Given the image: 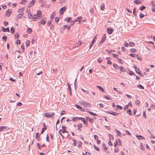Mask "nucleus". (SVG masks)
I'll use <instances>...</instances> for the list:
<instances>
[{"label": "nucleus", "mask_w": 155, "mask_h": 155, "mask_svg": "<svg viewBox=\"0 0 155 155\" xmlns=\"http://www.w3.org/2000/svg\"><path fill=\"white\" fill-rule=\"evenodd\" d=\"M39 133H37L36 134V138L38 140H39Z\"/></svg>", "instance_id": "29"}, {"label": "nucleus", "mask_w": 155, "mask_h": 155, "mask_svg": "<svg viewBox=\"0 0 155 155\" xmlns=\"http://www.w3.org/2000/svg\"><path fill=\"white\" fill-rule=\"evenodd\" d=\"M129 74L131 75H134V72H132V71H130V72H129Z\"/></svg>", "instance_id": "58"}, {"label": "nucleus", "mask_w": 155, "mask_h": 155, "mask_svg": "<svg viewBox=\"0 0 155 155\" xmlns=\"http://www.w3.org/2000/svg\"><path fill=\"white\" fill-rule=\"evenodd\" d=\"M37 147L38 148V149L40 150H41V147L40 146V144H39V143H38L37 144Z\"/></svg>", "instance_id": "53"}, {"label": "nucleus", "mask_w": 155, "mask_h": 155, "mask_svg": "<svg viewBox=\"0 0 155 155\" xmlns=\"http://www.w3.org/2000/svg\"><path fill=\"white\" fill-rule=\"evenodd\" d=\"M2 31L4 32H6L8 31V32H9V30L8 28H3Z\"/></svg>", "instance_id": "17"}, {"label": "nucleus", "mask_w": 155, "mask_h": 155, "mask_svg": "<svg viewBox=\"0 0 155 155\" xmlns=\"http://www.w3.org/2000/svg\"><path fill=\"white\" fill-rule=\"evenodd\" d=\"M86 119L87 120H89L91 123H93V120L91 119L90 117H86Z\"/></svg>", "instance_id": "19"}, {"label": "nucleus", "mask_w": 155, "mask_h": 155, "mask_svg": "<svg viewBox=\"0 0 155 155\" xmlns=\"http://www.w3.org/2000/svg\"><path fill=\"white\" fill-rule=\"evenodd\" d=\"M24 8H19L18 11V12L19 13H21L23 12L24 11Z\"/></svg>", "instance_id": "16"}, {"label": "nucleus", "mask_w": 155, "mask_h": 155, "mask_svg": "<svg viewBox=\"0 0 155 155\" xmlns=\"http://www.w3.org/2000/svg\"><path fill=\"white\" fill-rule=\"evenodd\" d=\"M35 1L34 0H32L31 2L29 3V5H28L29 7H31L33 5L35 4Z\"/></svg>", "instance_id": "13"}, {"label": "nucleus", "mask_w": 155, "mask_h": 155, "mask_svg": "<svg viewBox=\"0 0 155 155\" xmlns=\"http://www.w3.org/2000/svg\"><path fill=\"white\" fill-rule=\"evenodd\" d=\"M116 107L120 110H122L123 109L122 107L119 105H117Z\"/></svg>", "instance_id": "47"}, {"label": "nucleus", "mask_w": 155, "mask_h": 155, "mask_svg": "<svg viewBox=\"0 0 155 155\" xmlns=\"http://www.w3.org/2000/svg\"><path fill=\"white\" fill-rule=\"evenodd\" d=\"M146 8V7L143 6H141V7H140V10L141 11H142L144 9H145Z\"/></svg>", "instance_id": "46"}, {"label": "nucleus", "mask_w": 155, "mask_h": 155, "mask_svg": "<svg viewBox=\"0 0 155 155\" xmlns=\"http://www.w3.org/2000/svg\"><path fill=\"white\" fill-rule=\"evenodd\" d=\"M136 136L137 137V138L139 140H142L144 138V137H143L141 136Z\"/></svg>", "instance_id": "31"}, {"label": "nucleus", "mask_w": 155, "mask_h": 155, "mask_svg": "<svg viewBox=\"0 0 155 155\" xmlns=\"http://www.w3.org/2000/svg\"><path fill=\"white\" fill-rule=\"evenodd\" d=\"M107 113L108 114H110L113 115H114V116H117L119 114V113H116V112H110L107 111Z\"/></svg>", "instance_id": "11"}, {"label": "nucleus", "mask_w": 155, "mask_h": 155, "mask_svg": "<svg viewBox=\"0 0 155 155\" xmlns=\"http://www.w3.org/2000/svg\"><path fill=\"white\" fill-rule=\"evenodd\" d=\"M8 128L7 127L1 126L0 127V132L8 130Z\"/></svg>", "instance_id": "4"}, {"label": "nucleus", "mask_w": 155, "mask_h": 155, "mask_svg": "<svg viewBox=\"0 0 155 155\" xmlns=\"http://www.w3.org/2000/svg\"><path fill=\"white\" fill-rule=\"evenodd\" d=\"M77 118H78V120L80 119L82 121H83V123H84V124H87V123L86 121L84 118H82V117H80V118L77 117Z\"/></svg>", "instance_id": "9"}, {"label": "nucleus", "mask_w": 155, "mask_h": 155, "mask_svg": "<svg viewBox=\"0 0 155 155\" xmlns=\"http://www.w3.org/2000/svg\"><path fill=\"white\" fill-rule=\"evenodd\" d=\"M15 29L13 27H12L11 28V33H13L15 32Z\"/></svg>", "instance_id": "37"}, {"label": "nucleus", "mask_w": 155, "mask_h": 155, "mask_svg": "<svg viewBox=\"0 0 155 155\" xmlns=\"http://www.w3.org/2000/svg\"><path fill=\"white\" fill-rule=\"evenodd\" d=\"M76 21H77V20H75L72 21H71V24H70V25L71 26H73L74 25V24L75 23Z\"/></svg>", "instance_id": "27"}, {"label": "nucleus", "mask_w": 155, "mask_h": 155, "mask_svg": "<svg viewBox=\"0 0 155 155\" xmlns=\"http://www.w3.org/2000/svg\"><path fill=\"white\" fill-rule=\"evenodd\" d=\"M134 68L135 69L136 72L138 74H140V71H139L140 69H137V67L136 66L134 67Z\"/></svg>", "instance_id": "20"}, {"label": "nucleus", "mask_w": 155, "mask_h": 155, "mask_svg": "<svg viewBox=\"0 0 155 155\" xmlns=\"http://www.w3.org/2000/svg\"><path fill=\"white\" fill-rule=\"evenodd\" d=\"M78 147H80L82 145V143L81 142H78Z\"/></svg>", "instance_id": "52"}, {"label": "nucleus", "mask_w": 155, "mask_h": 155, "mask_svg": "<svg viewBox=\"0 0 155 155\" xmlns=\"http://www.w3.org/2000/svg\"><path fill=\"white\" fill-rule=\"evenodd\" d=\"M133 14L135 16L136 15V8H134V9Z\"/></svg>", "instance_id": "51"}, {"label": "nucleus", "mask_w": 155, "mask_h": 155, "mask_svg": "<svg viewBox=\"0 0 155 155\" xmlns=\"http://www.w3.org/2000/svg\"><path fill=\"white\" fill-rule=\"evenodd\" d=\"M116 132L117 133V135L120 137H121L122 134L120 133V131H119L117 129H115Z\"/></svg>", "instance_id": "14"}, {"label": "nucleus", "mask_w": 155, "mask_h": 155, "mask_svg": "<svg viewBox=\"0 0 155 155\" xmlns=\"http://www.w3.org/2000/svg\"><path fill=\"white\" fill-rule=\"evenodd\" d=\"M75 106L76 107H77L78 109L79 110H81L82 109V108L81 107H80L77 104H75Z\"/></svg>", "instance_id": "33"}, {"label": "nucleus", "mask_w": 155, "mask_h": 155, "mask_svg": "<svg viewBox=\"0 0 155 155\" xmlns=\"http://www.w3.org/2000/svg\"><path fill=\"white\" fill-rule=\"evenodd\" d=\"M66 8L65 6H64L61 8L60 10V14L61 15H62L63 12L66 10Z\"/></svg>", "instance_id": "6"}, {"label": "nucleus", "mask_w": 155, "mask_h": 155, "mask_svg": "<svg viewBox=\"0 0 155 155\" xmlns=\"http://www.w3.org/2000/svg\"><path fill=\"white\" fill-rule=\"evenodd\" d=\"M55 16V13L54 12L53 14L51 15L50 18L51 19H53Z\"/></svg>", "instance_id": "18"}, {"label": "nucleus", "mask_w": 155, "mask_h": 155, "mask_svg": "<svg viewBox=\"0 0 155 155\" xmlns=\"http://www.w3.org/2000/svg\"><path fill=\"white\" fill-rule=\"evenodd\" d=\"M42 124H44V127L42 129V130L41 132V134H42L45 131V130L47 129V127L45 125V124L44 123H43Z\"/></svg>", "instance_id": "10"}, {"label": "nucleus", "mask_w": 155, "mask_h": 155, "mask_svg": "<svg viewBox=\"0 0 155 155\" xmlns=\"http://www.w3.org/2000/svg\"><path fill=\"white\" fill-rule=\"evenodd\" d=\"M63 28L64 29L67 28V30H69L70 29V27L69 25H65L63 26Z\"/></svg>", "instance_id": "15"}, {"label": "nucleus", "mask_w": 155, "mask_h": 155, "mask_svg": "<svg viewBox=\"0 0 155 155\" xmlns=\"http://www.w3.org/2000/svg\"><path fill=\"white\" fill-rule=\"evenodd\" d=\"M81 89L83 91L84 93H85L86 94H87L89 93L88 92V91L87 89H84L82 88H81Z\"/></svg>", "instance_id": "24"}, {"label": "nucleus", "mask_w": 155, "mask_h": 155, "mask_svg": "<svg viewBox=\"0 0 155 155\" xmlns=\"http://www.w3.org/2000/svg\"><path fill=\"white\" fill-rule=\"evenodd\" d=\"M27 33L30 34L32 30L30 28H28L27 30Z\"/></svg>", "instance_id": "36"}, {"label": "nucleus", "mask_w": 155, "mask_h": 155, "mask_svg": "<svg viewBox=\"0 0 155 155\" xmlns=\"http://www.w3.org/2000/svg\"><path fill=\"white\" fill-rule=\"evenodd\" d=\"M19 35L18 34H17V33H16V34H15V39H17L19 38Z\"/></svg>", "instance_id": "40"}, {"label": "nucleus", "mask_w": 155, "mask_h": 155, "mask_svg": "<svg viewBox=\"0 0 155 155\" xmlns=\"http://www.w3.org/2000/svg\"><path fill=\"white\" fill-rule=\"evenodd\" d=\"M30 43V41L29 40H27L26 41V45L27 46H28Z\"/></svg>", "instance_id": "49"}, {"label": "nucleus", "mask_w": 155, "mask_h": 155, "mask_svg": "<svg viewBox=\"0 0 155 155\" xmlns=\"http://www.w3.org/2000/svg\"><path fill=\"white\" fill-rule=\"evenodd\" d=\"M97 88H98L100 90L102 91V92L104 91V89L101 87V86H97Z\"/></svg>", "instance_id": "26"}, {"label": "nucleus", "mask_w": 155, "mask_h": 155, "mask_svg": "<svg viewBox=\"0 0 155 155\" xmlns=\"http://www.w3.org/2000/svg\"><path fill=\"white\" fill-rule=\"evenodd\" d=\"M129 55H130V56H131V57H133L134 58H135L136 57L135 55V54H130Z\"/></svg>", "instance_id": "63"}, {"label": "nucleus", "mask_w": 155, "mask_h": 155, "mask_svg": "<svg viewBox=\"0 0 155 155\" xmlns=\"http://www.w3.org/2000/svg\"><path fill=\"white\" fill-rule=\"evenodd\" d=\"M127 113H128L130 115H132V114L131 113V110L129 109L127 111Z\"/></svg>", "instance_id": "32"}, {"label": "nucleus", "mask_w": 155, "mask_h": 155, "mask_svg": "<svg viewBox=\"0 0 155 155\" xmlns=\"http://www.w3.org/2000/svg\"><path fill=\"white\" fill-rule=\"evenodd\" d=\"M59 20V17H56L55 19V21L56 22V23H58Z\"/></svg>", "instance_id": "41"}, {"label": "nucleus", "mask_w": 155, "mask_h": 155, "mask_svg": "<svg viewBox=\"0 0 155 155\" xmlns=\"http://www.w3.org/2000/svg\"><path fill=\"white\" fill-rule=\"evenodd\" d=\"M124 45L125 47H127L128 45V44L127 43L125 42L124 43Z\"/></svg>", "instance_id": "64"}, {"label": "nucleus", "mask_w": 155, "mask_h": 155, "mask_svg": "<svg viewBox=\"0 0 155 155\" xmlns=\"http://www.w3.org/2000/svg\"><path fill=\"white\" fill-rule=\"evenodd\" d=\"M104 7H105V5L104 3H103V4H102V5H101V10L102 11L104 10Z\"/></svg>", "instance_id": "28"}, {"label": "nucleus", "mask_w": 155, "mask_h": 155, "mask_svg": "<svg viewBox=\"0 0 155 155\" xmlns=\"http://www.w3.org/2000/svg\"><path fill=\"white\" fill-rule=\"evenodd\" d=\"M117 141V142H118V145L119 146H121L122 145V143H121V141L120 140V139L118 140Z\"/></svg>", "instance_id": "34"}, {"label": "nucleus", "mask_w": 155, "mask_h": 155, "mask_svg": "<svg viewBox=\"0 0 155 155\" xmlns=\"http://www.w3.org/2000/svg\"><path fill=\"white\" fill-rule=\"evenodd\" d=\"M143 116L144 118H146L147 117H146V114H145V111H144V112H143Z\"/></svg>", "instance_id": "61"}, {"label": "nucleus", "mask_w": 155, "mask_h": 155, "mask_svg": "<svg viewBox=\"0 0 155 155\" xmlns=\"http://www.w3.org/2000/svg\"><path fill=\"white\" fill-rule=\"evenodd\" d=\"M78 130L81 131V129H80L81 128H82V124H80L78 125Z\"/></svg>", "instance_id": "25"}, {"label": "nucleus", "mask_w": 155, "mask_h": 155, "mask_svg": "<svg viewBox=\"0 0 155 155\" xmlns=\"http://www.w3.org/2000/svg\"><path fill=\"white\" fill-rule=\"evenodd\" d=\"M118 151H119V149L117 147L116 148L114 149L115 152L116 153H117Z\"/></svg>", "instance_id": "55"}, {"label": "nucleus", "mask_w": 155, "mask_h": 155, "mask_svg": "<svg viewBox=\"0 0 155 155\" xmlns=\"http://www.w3.org/2000/svg\"><path fill=\"white\" fill-rule=\"evenodd\" d=\"M94 149L95 150H97V151H99L100 149L97 147L96 146L94 145Z\"/></svg>", "instance_id": "50"}, {"label": "nucleus", "mask_w": 155, "mask_h": 155, "mask_svg": "<svg viewBox=\"0 0 155 155\" xmlns=\"http://www.w3.org/2000/svg\"><path fill=\"white\" fill-rule=\"evenodd\" d=\"M137 87H139V88L141 89H144L143 87L141 84H140L137 85Z\"/></svg>", "instance_id": "38"}, {"label": "nucleus", "mask_w": 155, "mask_h": 155, "mask_svg": "<svg viewBox=\"0 0 155 155\" xmlns=\"http://www.w3.org/2000/svg\"><path fill=\"white\" fill-rule=\"evenodd\" d=\"M82 17H79L77 18V19H76L77 20V21H78L80 23H81V20L82 19Z\"/></svg>", "instance_id": "21"}, {"label": "nucleus", "mask_w": 155, "mask_h": 155, "mask_svg": "<svg viewBox=\"0 0 155 155\" xmlns=\"http://www.w3.org/2000/svg\"><path fill=\"white\" fill-rule=\"evenodd\" d=\"M12 12V10L11 9H8L6 12V15L7 16L9 17Z\"/></svg>", "instance_id": "7"}, {"label": "nucleus", "mask_w": 155, "mask_h": 155, "mask_svg": "<svg viewBox=\"0 0 155 155\" xmlns=\"http://www.w3.org/2000/svg\"><path fill=\"white\" fill-rule=\"evenodd\" d=\"M134 2L135 3V4L137 5L138 4H139L141 3V2L140 1H139L138 0H136V1H134Z\"/></svg>", "instance_id": "22"}, {"label": "nucleus", "mask_w": 155, "mask_h": 155, "mask_svg": "<svg viewBox=\"0 0 155 155\" xmlns=\"http://www.w3.org/2000/svg\"><path fill=\"white\" fill-rule=\"evenodd\" d=\"M27 2V1L26 0H23L21 1V4H23V5H25V3Z\"/></svg>", "instance_id": "44"}, {"label": "nucleus", "mask_w": 155, "mask_h": 155, "mask_svg": "<svg viewBox=\"0 0 155 155\" xmlns=\"http://www.w3.org/2000/svg\"><path fill=\"white\" fill-rule=\"evenodd\" d=\"M2 39L4 41H6L7 40V36H3L2 37Z\"/></svg>", "instance_id": "45"}, {"label": "nucleus", "mask_w": 155, "mask_h": 155, "mask_svg": "<svg viewBox=\"0 0 155 155\" xmlns=\"http://www.w3.org/2000/svg\"><path fill=\"white\" fill-rule=\"evenodd\" d=\"M65 2V1L64 0H60L59 1V3L60 4H62L63 3H64Z\"/></svg>", "instance_id": "57"}, {"label": "nucleus", "mask_w": 155, "mask_h": 155, "mask_svg": "<svg viewBox=\"0 0 155 155\" xmlns=\"http://www.w3.org/2000/svg\"><path fill=\"white\" fill-rule=\"evenodd\" d=\"M120 71L123 72H124L125 71V69L123 67H121L120 68Z\"/></svg>", "instance_id": "30"}, {"label": "nucleus", "mask_w": 155, "mask_h": 155, "mask_svg": "<svg viewBox=\"0 0 155 155\" xmlns=\"http://www.w3.org/2000/svg\"><path fill=\"white\" fill-rule=\"evenodd\" d=\"M114 31V29L113 28H107V32L109 34H112Z\"/></svg>", "instance_id": "8"}, {"label": "nucleus", "mask_w": 155, "mask_h": 155, "mask_svg": "<svg viewBox=\"0 0 155 155\" xmlns=\"http://www.w3.org/2000/svg\"><path fill=\"white\" fill-rule=\"evenodd\" d=\"M104 97L105 98L107 99L108 100H111V98L108 97L107 96H105Z\"/></svg>", "instance_id": "60"}, {"label": "nucleus", "mask_w": 155, "mask_h": 155, "mask_svg": "<svg viewBox=\"0 0 155 155\" xmlns=\"http://www.w3.org/2000/svg\"><path fill=\"white\" fill-rule=\"evenodd\" d=\"M150 5H152V6H155V2H152L150 4Z\"/></svg>", "instance_id": "56"}, {"label": "nucleus", "mask_w": 155, "mask_h": 155, "mask_svg": "<svg viewBox=\"0 0 155 155\" xmlns=\"http://www.w3.org/2000/svg\"><path fill=\"white\" fill-rule=\"evenodd\" d=\"M81 104L84 106V107L86 110H89L91 107L90 104L88 102H83L81 103Z\"/></svg>", "instance_id": "3"}, {"label": "nucleus", "mask_w": 155, "mask_h": 155, "mask_svg": "<svg viewBox=\"0 0 155 155\" xmlns=\"http://www.w3.org/2000/svg\"><path fill=\"white\" fill-rule=\"evenodd\" d=\"M135 103H136V104H137V105H138V104H139L140 103V102L138 100H137L136 101H135Z\"/></svg>", "instance_id": "54"}, {"label": "nucleus", "mask_w": 155, "mask_h": 155, "mask_svg": "<svg viewBox=\"0 0 155 155\" xmlns=\"http://www.w3.org/2000/svg\"><path fill=\"white\" fill-rule=\"evenodd\" d=\"M102 147L103 149L107 150V148H106V145L104 143H103L102 144Z\"/></svg>", "instance_id": "23"}, {"label": "nucleus", "mask_w": 155, "mask_h": 155, "mask_svg": "<svg viewBox=\"0 0 155 155\" xmlns=\"http://www.w3.org/2000/svg\"><path fill=\"white\" fill-rule=\"evenodd\" d=\"M140 148L141 149V150H143L144 148L143 147V144L142 143H141L140 146Z\"/></svg>", "instance_id": "42"}, {"label": "nucleus", "mask_w": 155, "mask_h": 155, "mask_svg": "<svg viewBox=\"0 0 155 155\" xmlns=\"http://www.w3.org/2000/svg\"><path fill=\"white\" fill-rule=\"evenodd\" d=\"M23 15V13H21L20 14H19L18 16H17L16 17V19H21L22 16Z\"/></svg>", "instance_id": "12"}, {"label": "nucleus", "mask_w": 155, "mask_h": 155, "mask_svg": "<svg viewBox=\"0 0 155 155\" xmlns=\"http://www.w3.org/2000/svg\"><path fill=\"white\" fill-rule=\"evenodd\" d=\"M139 16L140 18H142L144 16V15L143 13H140L139 15Z\"/></svg>", "instance_id": "48"}, {"label": "nucleus", "mask_w": 155, "mask_h": 155, "mask_svg": "<svg viewBox=\"0 0 155 155\" xmlns=\"http://www.w3.org/2000/svg\"><path fill=\"white\" fill-rule=\"evenodd\" d=\"M39 23H41V24H42L43 25H44L45 23V20H41V21L40 22H39Z\"/></svg>", "instance_id": "39"}, {"label": "nucleus", "mask_w": 155, "mask_h": 155, "mask_svg": "<svg viewBox=\"0 0 155 155\" xmlns=\"http://www.w3.org/2000/svg\"><path fill=\"white\" fill-rule=\"evenodd\" d=\"M61 131H62V132L63 133H68V132L66 130H63Z\"/></svg>", "instance_id": "62"}, {"label": "nucleus", "mask_w": 155, "mask_h": 155, "mask_svg": "<svg viewBox=\"0 0 155 155\" xmlns=\"http://www.w3.org/2000/svg\"><path fill=\"white\" fill-rule=\"evenodd\" d=\"M128 105H126L125 107H124V109L125 110H126L127 109H128Z\"/></svg>", "instance_id": "59"}, {"label": "nucleus", "mask_w": 155, "mask_h": 155, "mask_svg": "<svg viewBox=\"0 0 155 155\" xmlns=\"http://www.w3.org/2000/svg\"><path fill=\"white\" fill-rule=\"evenodd\" d=\"M88 112L89 113H90L92 115H94V116H97V114L95 113H93L91 111H88Z\"/></svg>", "instance_id": "35"}, {"label": "nucleus", "mask_w": 155, "mask_h": 155, "mask_svg": "<svg viewBox=\"0 0 155 155\" xmlns=\"http://www.w3.org/2000/svg\"><path fill=\"white\" fill-rule=\"evenodd\" d=\"M54 114L55 113L54 112H48L44 113L43 115L44 117L49 118H53Z\"/></svg>", "instance_id": "2"}, {"label": "nucleus", "mask_w": 155, "mask_h": 155, "mask_svg": "<svg viewBox=\"0 0 155 155\" xmlns=\"http://www.w3.org/2000/svg\"><path fill=\"white\" fill-rule=\"evenodd\" d=\"M130 44H129V45L131 46H133L135 45V44L133 42H130Z\"/></svg>", "instance_id": "43"}, {"label": "nucleus", "mask_w": 155, "mask_h": 155, "mask_svg": "<svg viewBox=\"0 0 155 155\" xmlns=\"http://www.w3.org/2000/svg\"><path fill=\"white\" fill-rule=\"evenodd\" d=\"M106 38V35L105 34H104L103 35V36L101 38V40L100 43V44L99 45V46L100 45L102 44V43H103L104 41Z\"/></svg>", "instance_id": "5"}, {"label": "nucleus", "mask_w": 155, "mask_h": 155, "mask_svg": "<svg viewBox=\"0 0 155 155\" xmlns=\"http://www.w3.org/2000/svg\"><path fill=\"white\" fill-rule=\"evenodd\" d=\"M37 14H35L32 17V21H34L36 20L38 18H39L41 17V12L40 10H38L37 12Z\"/></svg>", "instance_id": "1"}]
</instances>
